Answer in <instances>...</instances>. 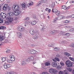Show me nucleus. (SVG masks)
Instances as JSON below:
<instances>
[{"label": "nucleus", "mask_w": 74, "mask_h": 74, "mask_svg": "<svg viewBox=\"0 0 74 74\" xmlns=\"http://www.w3.org/2000/svg\"><path fill=\"white\" fill-rule=\"evenodd\" d=\"M69 31L70 32H74V29H71L69 30Z\"/></svg>", "instance_id": "obj_49"}, {"label": "nucleus", "mask_w": 74, "mask_h": 74, "mask_svg": "<svg viewBox=\"0 0 74 74\" xmlns=\"http://www.w3.org/2000/svg\"><path fill=\"white\" fill-rule=\"evenodd\" d=\"M28 53L32 55H36L38 53V51L34 49L29 50L28 51Z\"/></svg>", "instance_id": "obj_2"}, {"label": "nucleus", "mask_w": 74, "mask_h": 74, "mask_svg": "<svg viewBox=\"0 0 74 74\" xmlns=\"http://www.w3.org/2000/svg\"><path fill=\"white\" fill-rule=\"evenodd\" d=\"M10 52H11V50L10 49L7 50L6 53H10Z\"/></svg>", "instance_id": "obj_42"}, {"label": "nucleus", "mask_w": 74, "mask_h": 74, "mask_svg": "<svg viewBox=\"0 0 74 74\" xmlns=\"http://www.w3.org/2000/svg\"><path fill=\"white\" fill-rule=\"evenodd\" d=\"M42 1L43 2V3H47V0H42Z\"/></svg>", "instance_id": "obj_47"}, {"label": "nucleus", "mask_w": 74, "mask_h": 74, "mask_svg": "<svg viewBox=\"0 0 74 74\" xmlns=\"http://www.w3.org/2000/svg\"><path fill=\"white\" fill-rule=\"evenodd\" d=\"M33 38L34 40H37L38 38V36L36 34H35L34 35H33Z\"/></svg>", "instance_id": "obj_15"}, {"label": "nucleus", "mask_w": 74, "mask_h": 74, "mask_svg": "<svg viewBox=\"0 0 74 74\" xmlns=\"http://www.w3.org/2000/svg\"><path fill=\"white\" fill-rule=\"evenodd\" d=\"M50 34H55V31L53 30L51 31L50 32Z\"/></svg>", "instance_id": "obj_25"}, {"label": "nucleus", "mask_w": 74, "mask_h": 74, "mask_svg": "<svg viewBox=\"0 0 74 74\" xmlns=\"http://www.w3.org/2000/svg\"><path fill=\"white\" fill-rule=\"evenodd\" d=\"M6 60V59H5V58H2V60L3 62H5Z\"/></svg>", "instance_id": "obj_44"}, {"label": "nucleus", "mask_w": 74, "mask_h": 74, "mask_svg": "<svg viewBox=\"0 0 74 74\" xmlns=\"http://www.w3.org/2000/svg\"><path fill=\"white\" fill-rule=\"evenodd\" d=\"M0 16L2 18L5 19V18H6V17H7V15L4 13L1 12L0 14Z\"/></svg>", "instance_id": "obj_6"}, {"label": "nucleus", "mask_w": 74, "mask_h": 74, "mask_svg": "<svg viewBox=\"0 0 74 74\" xmlns=\"http://www.w3.org/2000/svg\"><path fill=\"white\" fill-rule=\"evenodd\" d=\"M69 59L70 60H72V61H73V62H74V59L72 57H70L69 58Z\"/></svg>", "instance_id": "obj_38"}, {"label": "nucleus", "mask_w": 74, "mask_h": 74, "mask_svg": "<svg viewBox=\"0 0 74 74\" xmlns=\"http://www.w3.org/2000/svg\"><path fill=\"white\" fill-rule=\"evenodd\" d=\"M29 32L31 35H32V36L36 34V33H35V32H34V31L32 29H30Z\"/></svg>", "instance_id": "obj_11"}, {"label": "nucleus", "mask_w": 74, "mask_h": 74, "mask_svg": "<svg viewBox=\"0 0 74 74\" xmlns=\"http://www.w3.org/2000/svg\"><path fill=\"white\" fill-rule=\"evenodd\" d=\"M29 22L28 21H26L25 22V24H26L27 25H28V24H29Z\"/></svg>", "instance_id": "obj_51"}, {"label": "nucleus", "mask_w": 74, "mask_h": 74, "mask_svg": "<svg viewBox=\"0 0 74 74\" xmlns=\"http://www.w3.org/2000/svg\"><path fill=\"white\" fill-rule=\"evenodd\" d=\"M59 74H64V71L63 72L62 71H60L59 73Z\"/></svg>", "instance_id": "obj_37"}, {"label": "nucleus", "mask_w": 74, "mask_h": 74, "mask_svg": "<svg viewBox=\"0 0 74 74\" xmlns=\"http://www.w3.org/2000/svg\"><path fill=\"white\" fill-rule=\"evenodd\" d=\"M55 6V3H54V2L52 3L51 5V7L53 8V7H54Z\"/></svg>", "instance_id": "obj_30"}, {"label": "nucleus", "mask_w": 74, "mask_h": 74, "mask_svg": "<svg viewBox=\"0 0 74 74\" xmlns=\"http://www.w3.org/2000/svg\"><path fill=\"white\" fill-rule=\"evenodd\" d=\"M49 71L50 73L54 74H56L57 73V70H54L53 69H50L49 70Z\"/></svg>", "instance_id": "obj_5"}, {"label": "nucleus", "mask_w": 74, "mask_h": 74, "mask_svg": "<svg viewBox=\"0 0 74 74\" xmlns=\"http://www.w3.org/2000/svg\"><path fill=\"white\" fill-rule=\"evenodd\" d=\"M22 8L23 10H24V9H25V8H27V5H26V4L25 3L22 4Z\"/></svg>", "instance_id": "obj_21"}, {"label": "nucleus", "mask_w": 74, "mask_h": 74, "mask_svg": "<svg viewBox=\"0 0 74 74\" xmlns=\"http://www.w3.org/2000/svg\"><path fill=\"white\" fill-rule=\"evenodd\" d=\"M22 65H25L26 64V60H23L21 62Z\"/></svg>", "instance_id": "obj_19"}, {"label": "nucleus", "mask_w": 74, "mask_h": 74, "mask_svg": "<svg viewBox=\"0 0 74 74\" xmlns=\"http://www.w3.org/2000/svg\"><path fill=\"white\" fill-rule=\"evenodd\" d=\"M64 74H69L67 70L64 71Z\"/></svg>", "instance_id": "obj_43"}, {"label": "nucleus", "mask_w": 74, "mask_h": 74, "mask_svg": "<svg viewBox=\"0 0 74 74\" xmlns=\"http://www.w3.org/2000/svg\"><path fill=\"white\" fill-rule=\"evenodd\" d=\"M7 20L10 22H12L14 21V18L12 17H8L7 18Z\"/></svg>", "instance_id": "obj_12"}, {"label": "nucleus", "mask_w": 74, "mask_h": 74, "mask_svg": "<svg viewBox=\"0 0 74 74\" xmlns=\"http://www.w3.org/2000/svg\"><path fill=\"white\" fill-rule=\"evenodd\" d=\"M65 55L67 56H71V54L70 53H69L67 52H64Z\"/></svg>", "instance_id": "obj_24"}, {"label": "nucleus", "mask_w": 74, "mask_h": 74, "mask_svg": "<svg viewBox=\"0 0 74 74\" xmlns=\"http://www.w3.org/2000/svg\"><path fill=\"white\" fill-rule=\"evenodd\" d=\"M14 15V13L12 12H9L7 14V16L9 17L10 16H12Z\"/></svg>", "instance_id": "obj_13"}, {"label": "nucleus", "mask_w": 74, "mask_h": 74, "mask_svg": "<svg viewBox=\"0 0 74 74\" xmlns=\"http://www.w3.org/2000/svg\"><path fill=\"white\" fill-rule=\"evenodd\" d=\"M11 67V65L10 64H7V63H5L4 64V69H8V68H10V67Z\"/></svg>", "instance_id": "obj_7"}, {"label": "nucleus", "mask_w": 74, "mask_h": 74, "mask_svg": "<svg viewBox=\"0 0 74 74\" xmlns=\"http://www.w3.org/2000/svg\"><path fill=\"white\" fill-rule=\"evenodd\" d=\"M4 39V36H0V41H3Z\"/></svg>", "instance_id": "obj_23"}, {"label": "nucleus", "mask_w": 74, "mask_h": 74, "mask_svg": "<svg viewBox=\"0 0 74 74\" xmlns=\"http://www.w3.org/2000/svg\"><path fill=\"white\" fill-rule=\"evenodd\" d=\"M60 64L62 66H64V63L63 62H61L60 63Z\"/></svg>", "instance_id": "obj_45"}, {"label": "nucleus", "mask_w": 74, "mask_h": 74, "mask_svg": "<svg viewBox=\"0 0 74 74\" xmlns=\"http://www.w3.org/2000/svg\"><path fill=\"white\" fill-rule=\"evenodd\" d=\"M8 9L7 10L8 11H11V8L10 7H8Z\"/></svg>", "instance_id": "obj_36"}, {"label": "nucleus", "mask_w": 74, "mask_h": 74, "mask_svg": "<svg viewBox=\"0 0 74 74\" xmlns=\"http://www.w3.org/2000/svg\"><path fill=\"white\" fill-rule=\"evenodd\" d=\"M8 41H7V40H6L5 41V43H8Z\"/></svg>", "instance_id": "obj_55"}, {"label": "nucleus", "mask_w": 74, "mask_h": 74, "mask_svg": "<svg viewBox=\"0 0 74 74\" xmlns=\"http://www.w3.org/2000/svg\"><path fill=\"white\" fill-rule=\"evenodd\" d=\"M72 47H73V48H74V44H72Z\"/></svg>", "instance_id": "obj_63"}, {"label": "nucleus", "mask_w": 74, "mask_h": 74, "mask_svg": "<svg viewBox=\"0 0 74 74\" xmlns=\"http://www.w3.org/2000/svg\"><path fill=\"white\" fill-rule=\"evenodd\" d=\"M52 60L53 62H56V61H58V62L60 61V59L58 58H56L54 59H53Z\"/></svg>", "instance_id": "obj_16"}, {"label": "nucleus", "mask_w": 74, "mask_h": 74, "mask_svg": "<svg viewBox=\"0 0 74 74\" xmlns=\"http://www.w3.org/2000/svg\"><path fill=\"white\" fill-rule=\"evenodd\" d=\"M45 66H50L51 62H47L45 63Z\"/></svg>", "instance_id": "obj_18"}, {"label": "nucleus", "mask_w": 74, "mask_h": 74, "mask_svg": "<svg viewBox=\"0 0 74 74\" xmlns=\"http://www.w3.org/2000/svg\"><path fill=\"white\" fill-rule=\"evenodd\" d=\"M66 36H67V37H69V36H70V34L69 33H66Z\"/></svg>", "instance_id": "obj_40"}, {"label": "nucleus", "mask_w": 74, "mask_h": 74, "mask_svg": "<svg viewBox=\"0 0 74 74\" xmlns=\"http://www.w3.org/2000/svg\"><path fill=\"white\" fill-rule=\"evenodd\" d=\"M12 10L14 11V14L15 16L19 15L21 12V11L19 10V6L18 5H14L12 7Z\"/></svg>", "instance_id": "obj_1"}, {"label": "nucleus", "mask_w": 74, "mask_h": 74, "mask_svg": "<svg viewBox=\"0 0 74 74\" xmlns=\"http://www.w3.org/2000/svg\"><path fill=\"white\" fill-rule=\"evenodd\" d=\"M17 29L21 32H24L25 31V28L23 27H18Z\"/></svg>", "instance_id": "obj_9"}, {"label": "nucleus", "mask_w": 74, "mask_h": 74, "mask_svg": "<svg viewBox=\"0 0 74 74\" xmlns=\"http://www.w3.org/2000/svg\"><path fill=\"white\" fill-rule=\"evenodd\" d=\"M56 20H56V19H54L53 20V22L54 23H56Z\"/></svg>", "instance_id": "obj_50"}, {"label": "nucleus", "mask_w": 74, "mask_h": 74, "mask_svg": "<svg viewBox=\"0 0 74 74\" xmlns=\"http://www.w3.org/2000/svg\"><path fill=\"white\" fill-rule=\"evenodd\" d=\"M30 5L29 3L27 4V6H28V7L30 6Z\"/></svg>", "instance_id": "obj_59"}, {"label": "nucleus", "mask_w": 74, "mask_h": 74, "mask_svg": "<svg viewBox=\"0 0 74 74\" xmlns=\"http://www.w3.org/2000/svg\"><path fill=\"white\" fill-rule=\"evenodd\" d=\"M52 12L53 13L54 12V13H55L56 15H60V11H58V10L56 9H53V8Z\"/></svg>", "instance_id": "obj_4"}, {"label": "nucleus", "mask_w": 74, "mask_h": 74, "mask_svg": "<svg viewBox=\"0 0 74 74\" xmlns=\"http://www.w3.org/2000/svg\"><path fill=\"white\" fill-rule=\"evenodd\" d=\"M10 58H13V57H12V56H10Z\"/></svg>", "instance_id": "obj_62"}, {"label": "nucleus", "mask_w": 74, "mask_h": 74, "mask_svg": "<svg viewBox=\"0 0 74 74\" xmlns=\"http://www.w3.org/2000/svg\"><path fill=\"white\" fill-rule=\"evenodd\" d=\"M34 60V58L33 56H31L27 60V62L28 63H29L32 60Z\"/></svg>", "instance_id": "obj_8"}, {"label": "nucleus", "mask_w": 74, "mask_h": 74, "mask_svg": "<svg viewBox=\"0 0 74 74\" xmlns=\"http://www.w3.org/2000/svg\"><path fill=\"white\" fill-rule=\"evenodd\" d=\"M63 18V17L62 16H57L55 18V19L56 20H60V19H62Z\"/></svg>", "instance_id": "obj_14"}, {"label": "nucleus", "mask_w": 74, "mask_h": 74, "mask_svg": "<svg viewBox=\"0 0 74 74\" xmlns=\"http://www.w3.org/2000/svg\"><path fill=\"white\" fill-rule=\"evenodd\" d=\"M7 61L8 62V63H11L12 62V60L10 59H8L7 60Z\"/></svg>", "instance_id": "obj_28"}, {"label": "nucleus", "mask_w": 74, "mask_h": 74, "mask_svg": "<svg viewBox=\"0 0 74 74\" xmlns=\"http://www.w3.org/2000/svg\"><path fill=\"white\" fill-rule=\"evenodd\" d=\"M7 74H15V73L13 72H8Z\"/></svg>", "instance_id": "obj_33"}, {"label": "nucleus", "mask_w": 74, "mask_h": 74, "mask_svg": "<svg viewBox=\"0 0 74 74\" xmlns=\"http://www.w3.org/2000/svg\"><path fill=\"white\" fill-rule=\"evenodd\" d=\"M64 8H62V9H64V10H67V7H66L65 6H64Z\"/></svg>", "instance_id": "obj_48"}, {"label": "nucleus", "mask_w": 74, "mask_h": 74, "mask_svg": "<svg viewBox=\"0 0 74 74\" xmlns=\"http://www.w3.org/2000/svg\"><path fill=\"white\" fill-rule=\"evenodd\" d=\"M7 40V41L8 42H11V40H10V39H8Z\"/></svg>", "instance_id": "obj_53"}, {"label": "nucleus", "mask_w": 74, "mask_h": 74, "mask_svg": "<svg viewBox=\"0 0 74 74\" xmlns=\"http://www.w3.org/2000/svg\"><path fill=\"white\" fill-rule=\"evenodd\" d=\"M29 3L30 5H33L34 4V3L32 1H30Z\"/></svg>", "instance_id": "obj_35"}, {"label": "nucleus", "mask_w": 74, "mask_h": 74, "mask_svg": "<svg viewBox=\"0 0 74 74\" xmlns=\"http://www.w3.org/2000/svg\"><path fill=\"white\" fill-rule=\"evenodd\" d=\"M7 3H10V0H7Z\"/></svg>", "instance_id": "obj_60"}, {"label": "nucleus", "mask_w": 74, "mask_h": 74, "mask_svg": "<svg viewBox=\"0 0 74 74\" xmlns=\"http://www.w3.org/2000/svg\"><path fill=\"white\" fill-rule=\"evenodd\" d=\"M43 3V2H42V1H40L38 2V4L37 5V6H40V5H41Z\"/></svg>", "instance_id": "obj_20"}, {"label": "nucleus", "mask_w": 74, "mask_h": 74, "mask_svg": "<svg viewBox=\"0 0 74 74\" xmlns=\"http://www.w3.org/2000/svg\"><path fill=\"white\" fill-rule=\"evenodd\" d=\"M67 70L69 71L70 72H71V71H72V69H71V68H69L67 69Z\"/></svg>", "instance_id": "obj_41"}, {"label": "nucleus", "mask_w": 74, "mask_h": 74, "mask_svg": "<svg viewBox=\"0 0 74 74\" xmlns=\"http://www.w3.org/2000/svg\"><path fill=\"white\" fill-rule=\"evenodd\" d=\"M32 74H36V73H34V72H32Z\"/></svg>", "instance_id": "obj_64"}, {"label": "nucleus", "mask_w": 74, "mask_h": 74, "mask_svg": "<svg viewBox=\"0 0 74 74\" xmlns=\"http://www.w3.org/2000/svg\"><path fill=\"white\" fill-rule=\"evenodd\" d=\"M57 69H58V70H60L62 69V67L60 66H58L57 68Z\"/></svg>", "instance_id": "obj_31"}, {"label": "nucleus", "mask_w": 74, "mask_h": 74, "mask_svg": "<svg viewBox=\"0 0 74 74\" xmlns=\"http://www.w3.org/2000/svg\"><path fill=\"white\" fill-rule=\"evenodd\" d=\"M29 18L27 17L25 18V21H28L29 20Z\"/></svg>", "instance_id": "obj_52"}, {"label": "nucleus", "mask_w": 74, "mask_h": 74, "mask_svg": "<svg viewBox=\"0 0 74 74\" xmlns=\"http://www.w3.org/2000/svg\"><path fill=\"white\" fill-rule=\"evenodd\" d=\"M64 23H69V20H66L64 21Z\"/></svg>", "instance_id": "obj_39"}, {"label": "nucleus", "mask_w": 74, "mask_h": 74, "mask_svg": "<svg viewBox=\"0 0 74 74\" xmlns=\"http://www.w3.org/2000/svg\"><path fill=\"white\" fill-rule=\"evenodd\" d=\"M51 65L53 67H56L58 66V64L56 62H53L52 63Z\"/></svg>", "instance_id": "obj_17"}, {"label": "nucleus", "mask_w": 74, "mask_h": 74, "mask_svg": "<svg viewBox=\"0 0 74 74\" xmlns=\"http://www.w3.org/2000/svg\"><path fill=\"white\" fill-rule=\"evenodd\" d=\"M3 20L0 17V23H3Z\"/></svg>", "instance_id": "obj_32"}, {"label": "nucleus", "mask_w": 74, "mask_h": 74, "mask_svg": "<svg viewBox=\"0 0 74 74\" xmlns=\"http://www.w3.org/2000/svg\"><path fill=\"white\" fill-rule=\"evenodd\" d=\"M66 64L67 67H71L73 66L72 62L69 60H68L66 62Z\"/></svg>", "instance_id": "obj_3"}, {"label": "nucleus", "mask_w": 74, "mask_h": 74, "mask_svg": "<svg viewBox=\"0 0 74 74\" xmlns=\"http://www.w3.org/2000/svg\"><path fill=\"white\" fill-rule=\"evenodd\" d=\"M8 5L7 4H5L3 6V9L4 11H7V8H8Z\"/></svg>", "instance_id": "obj_10"}, {"label": "nucleus", "mask_w": 74, "mask_h": 74, "mask_svg": "<svg viewBox=\"0 0 74 74\" xmlns=\"http://www.w3.org/2000/svg\"><path fill=\"white\" fill-rule=\"evenodd\" d=\"M36 23L37 22L36 21H33L32 22L31 24L33 26V25H35Z\"/></svg>", "instance_id": "obj_26"}, {"label": "nucleus", "mask_w": 74, "mask_h": 74, "mask_svg": "<svg viewBox=\"0 0 74 74\" xmlns=\"http://www.w3.org/2000/svg\"><path fill=\"white\" fill-rule=\"evenodd\" d=\"M51 11V9H49V10H48V12H50V11Z\"/></svg>", "instance_id": "obj_61"}, {"label": "nucleus", "mask_w": 74, "mask_h": 74, "mask_svg": "<svg viewBox=\"0 0 74 74\" xmlns=\"http://www.w3.org/2000/svg\"><path fill=\"white\" fill-rule=\"evenodd\" d=\"M17 37L19 38H22V34L19 32L17 33Z\"/></svg>", "instance_id": "obj_22"}, {"label": "nucleus", "mask_w": 74, "mask_h": 74, "mask_svg": "<svg viewBox=\"0 0 74 74\" xmlns=\"http://www.w3.org/2000/svg\"><path fill=\"white\" fill-rule=\"evenodd\" d=\"M43 16H44V15H41L40 16V18H43Z\"/></svg>", "instance_id": "obj_54"}, {"label": "nucleus", "mask_w": 74, "mask_h": 74, "mask_svg": "<svg viewBox=\"0 0 74 74\" xmlns=\"http://www.w3.org/2000/svg\"><path fill=\"white\" fill-rule=\"evenodd\" d=\"M42 74H48L47 73L43 72L42 73Z\"/></svg>", "instance_id": "obj_56"}, {"label": "nucleus", "mask_w": 74, "mask_h": 74, "mask_svg": "<svg viewBox=\"0 0 74 74\" xmlns=\"http://www.w3.org/2000/svg\"><path fill=\"white\" fill-rule=\"evenodd\" d=\"M13 58L12 59V61H13V62H14V61H15V57H14V56H13Z\"/></svg>", "instance_id": "obj_46"}, {"label": "nucleus", "mask_w": 74, "mask_h": 74, "mask_svg": "<svg viewBox=\"0 0 74 74\" xmlns=\"http://www.w3.org/2000/svg\"><path fill=\"white\" fill-rule=\"evenodd\" d=\"M64 6H65V5H62L61 6V9H62V8H64Z\"/></svg>", "instance_id": "obj_58"}, {"label": "nucleus", "mask_w": 74, "mask_h": 74, "mask_svg": "<svg viewBox=\"0 0 74 74\" xmlns=\"http://www.w3.org/2000/svg\"><path fill=\"white\" fill-rule=\"evenodd\" d=\"M55 51H60V48L57 47H56L54 49Z\"/></svg>", "instance_id": "obj_27"}, {"label": "nucleus", "mask_w": 74, "mask_h": 74, "mask_svg": "<svg viewBox=\"0 0 74 74\" xmlns=\"http://www.w3.org/2000/svg\"><path fill=\"white\" fill-rule=\"evenodd\" d=\"M72 18H74V14H73L71 15Z\"/></svg>", "instance_id": "obj_57"}, {"label": "nucleus", "mask_w": 74, "mask_h": 74, "mask_svg": "<svg viewBox=\"0 0 74 74\" xmlns=\"http://www.w3.org/2000/svg\"><path fill=\"white\" fill-rule=\"evenodd\" d=\"M61 33L62 34V36H66V33L64 31H61Z\"/></svg>", "instance_id": "obj_29"}, {"label": "nucleus", "mask_w": 74, "mask_h": 74, "mask_svg": "<svg viewBox=\"0 0 74 74\" xmlns=\"http://www.w3.org/2000/svg\"><path fill=\"white\" fill-rule=\"evenodd\" d=\"M1 29L2 30H4V29H6V27L4 26H1Z\"/></svg>", "instance_id": "obj_34"}]
</instances>
